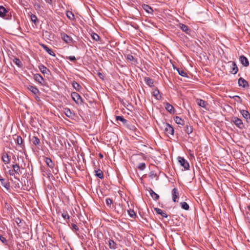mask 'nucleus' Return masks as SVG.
Listing matches in <instances>:
<instances>
[{"label":"nucleus","mask_w":250,"mask_h":250,"mask_svg":"<svg viewBox=\"0 0 250 250\" xmlns=\"http://www.w3.org/2000/svg\"><path fill=\"white\" fill-rule=\"evenodd\" d=\"M126 59L128 61H130V62H134V58L133 57V56L132 55H130V54H128L127 56H126Z\"/></svg>","instance_id":"41"},{"label":"nucleus","mask_w":250,"mask_h":250,"mask_svg":"<svg viewBox=\"0 0 250 250\" xmlns=\"http://www.w3.org/2000/svg\"><path fill=\"white\" fill-rule=\"evenodd\" d=\"M66 16L67 18L70 20H73L75 19L74 14L71 11H67L66 13Z\"/></svg>","instance_id":"33"},{"label":"nucleus","mask_w":250,"mask_h":250,"mask_svg":"<svg viewBox=\"0 0 250 250\" xmlns=\"http://www.w3.org/2000/svg\"><path fill=\"white\" fill-rule=\"evenodd\" d=\"M178 160L180 166L184 167V170H186L188 169L189 165L187 160L182 157H178Z\"/></svg>","instance_id":"1"},{"label":"nucleus","mask_w":250,"mask_h":250,"mask_svg":"<svg viewBox=\"0 0 250 250\" xmlns=\"http://www.w3.org/2000/svg\"><path fill=\"white\" fill-rule=\"evenodd\" d=\"M153 95L156 98V99L158 100L161 98L159 91L157 89H156L153 91Z\"/></svg>","instance_id":"32"},{"label":"nucleus","mask_w":250,"mask_h":250,"mask_svg":"<svg viewBox=\"0 0 250 250\" xmlns=\"http://www.w3.org/2000/svg\"><path fill=\"white\" fill-rule=\"evenodd\" d=\"M31 21L35 24L38 22V20L37 16L35 15L32 14L30 16Z\"/></svg>","instance_id":"36"},{"label":"nucleus","mask_w":250,"mask_h":250,"mask_svg":"<svg viewBox=\"0 0 250 250\" xmlns=\"http://www.w3.org/2000/svg\"><path fill=\"white\" fill-rule=\"evenodd\" d=\"M146 167V164L144 163H140L138 166V168L140 170H144Z\"/></svg>","instance_id":"39"},{"label":"nucleus","mask_w":250,"mask_h":250,"mask_svg":"<svg viewBox=\"0 0 250 250\" xmlns=\"http://www.w3.org/2000/svg\"><path fill=\"white\" fill-rule=\"evenodd\" d=\"M62 217L64 219H69V216L67 213H63L62 214Z\"/></svg>","instance_id":"46"},{"label":"nucleus","mask_w":250,"mask_h":250,"mask_svg":"<svg viewBox=\"0 0 250 250\" xmlns=\"http://www.w3.org/2000/svg\"><path fill=\"white\" fill-rule=\"evenodd\" d=\"M11 169H9L8 170V172H11Z\"/></svg>","instance_id":"58"},{"label":"nucleus","mask_w":250,"mask_h":250,"mask_svg":"<svg viewBox=\"0 0 250 250\" xmlns=\"http://www.w3.org/2000/svg\"><path fill=\"white\" fill-rule=\"evenodd\" d=\"M42 46L43 47V48L50 55L55 57V54L54 53V52L52 50V49H50L48 47H47L46 45L44 44H42Z\"/></svg>","instance_id":"13"},{"label":"nucleus","mask_w":250,"mask_h":250,"mask_svg":"<svg viewBox=\"0 0 250 250\" xmlns=\"http://www.w3.org/2000/svg\"><path fill=\"white\" fill-rule=\"evenodd\" d=\"M72 226L73 229L75 231H77L79 230V228L76 225L73 224L72 225Z\"/></svg>","instance_id":"51"},{"label":"nucleus","mask_w":250,"mask_h":250,"mask_svg":"<svg viewBox=\"0 0 250 250\" xmlns=\"http://www.w3.org/2000/svg\"><path fill=\"white\" fill-rule=\"evenodd\" d=\"M91 37H92V39L96 41H98L100 40L99 36L98 34H97L96 33H92L91 34Z\"/></svg>","instance_id":"37"},{"label":"nucleus","mask_w":250,"mask_h":250,"mask_svg":"<svg viewBox=\"0 0 250 250\" xmlns=\"http://www.w3.org/2000/svg\"><path fill=\"white\" fill-rule=\"evenodd\" d=\"M150 194L152 198H153L154 200H157L159 199V195L156 193L154 191H153L152 189L150 191Z\"/></svg>","instance_id":"29"},{"label":"nucleus","mask_w":250,"mask_h":250,"mask_svg":"<svg viewBox=\"0 0 250 250\" xmlns=\"http://www.w3.org/2000/svg\"><path fill=\"white\" fill-rule=\"evenodd\" d=\"M108 245L110 249H115L117 248V245L115 242H114L112 240H109L108 241Z\"/></svg>","instance_id":"26"},{"label":"nucleus","mask_w":250,"mask_h":250,"mask_svg":"<svg viewBox=\"0 0 250 250\" xmlns=\"http://www.w3.org/2000/svg\"><path fill=\"white\" fill-rule=\"evenodd\" d=\"M152 175H153L152 174V175H150V176L151 177H152Z\"/></svg>","instance_id":"61"},{"label":"nucleus","mask_w":250,"mask_h":250,"mask_svg":"<svg viewBox=\"0 0 250 250\" xmlns=\"http://www.w3.org/2000/svg\"><path fill=\"white\" fill-rule=\"evenodd\" d=\"M99 157H100L101 158H103V154H102L101 153H99Z\"/></svg>","instance_id":"54"},{"label":"nucleus","mask_w":250,"mask_h":250,"mask_svg":"<svg viewBox=\"0 0 250 250\" xmlns=\"http://www.w3.org/2000/svg\"><path fill=\"white\" fill-rule=\"evenodd\" d=\"M177 70L180 75L186 78L188 77L187 72L184 70L179 68H177Z\"/></svg>","instance_id":"28"},{"label":"nucleus","mask_w":250,"mask_h":250,"mask_svg":"<svg viewBox=\"0 0 250 250\" xmlns=\"http://www.w3.org/2000/svg\"><path fill=\"white\" fill-rule=\"evenodd\" d=\"M45 0L47 3H49V4H50L52 2V0Z\"/></svg>","instance_id":"53"},{"label":"nucleus","mask_w":250,"mask_h":250,"mask_svg":"<svg viewBox=\"0 0 250 250\" xmlns=\"http://www.w3.org/2000/svg\"><path fill=\"white\" fill-rule=\"evenodd\" d=\"M196 102L200 106L206 108L207 104L205 101L201 99H197Z\"/></svg>","instance_id":"18"},{"label":"nucleus","mask_w":250,"mask_h":250,"mask_svg":"<svg viewBox=\"0 0 250 250\" xmlns=\"http://www.w3.org/2000/svg\"><path fill=\"white\" fill-rule=\"evenodd\" d=\"M238 83L240 86H242L243 88H246L249 86L248 82L242 78H240L238 79Z\"/></svg>","instance_id":"6"},{"label":"nucleus","mask_w":250,"mask_h":250,"mask_svg":"<svg viewBox=\"0 0 250 250\" xmlns=\"http://www.w3.org/2000/svg\"><path fill=\"white\" fill-rule=\"evenodd\" d=\"M235 97H237V98H238L240 99V97L239 96H235Z\"/></svg>","instance_id":"56"},{"label":"nucleus","mask_w":250,"mask_h":250,"mask_svg":"<svg viewBox=\"0 0 250 250\" xmlns=\"http://www.w3.org/2000/svg\"><path fill=\"white\" fill-rule=\"evenodd\" d=\"M1 159L5 165L8 164L9 163L10 158L7 153H3Z\"/></svg>","instance_id":"17"},{"label":"nucleus","mask_w":250,"mask_h":250,"mask_svg":"<svg viewBox=\"0 0 250 250\" xmlns=\"http://www.w3.org/2000/svg\"><path fill=\"white\" fill-rule=\"evenodd\" d=\"M239 61L245 67H247L249 65V62L248 59L244 55H241L239 57Z\"/></svg>","instance_id":"7"},{"label":"nucleus","mask_w":250,"mask_h":250,"mask_svg":"<svg viewBox=\"0 0 250 250\" xmlns=\"http://www.w3.org/2000/svg\"><path fill=\"white\" fill-rule=\"evenodd\" d=\"M72 85L73 87L77 91H79L80 89L81 88V85L75 81L73 82Z\"/></svg>","instance_id":"34"},{"label":"nucleus","mask_w":250,"mask_h":250,"mask_svg":"<svg viewBox=\"0 0 250 250\" xmlns=\"http://www.w3.org/2000/svg\"><path fill=\"white\" fill-rule=\"evenodd\" d=\"M65 114L67 117H71L72 115V113L69 108L65 109Z\"/></svg>","instance_id":"40"},{"label":"nucleus","mask_w":250,"mask_h":250,"mask_svg":"<svg viewBox=\"0 0 250 250\" xmlns=\"http://www.w3.org/2000/svg\"><path fill=\"white\" fill-rule=\"evenodd\" d=\"M44 161L46 165L50 168H52L54 167V164L53 163L50 158L46 157L45 158Z\"/></svg>","instance_id":"21"},{"label":"nucleus","mask_w":250,"mask_h":250,"mask_svg":"<svg viewBox=\"0 0 250 250\" xmlns=\"http://www.w3.org/2000/svg\"><path fill=\"white\" fill-rule=\"evenodd\" d=\"M62 38L63 40L67 43H70L72 42V39L69 36L65 33L61 34Z\"/></svg>","instance_id":"8"},{"label":"nucleus","mask_w":250,"mask_h":250,"mask_svg":"<svg viewBox=\"0 0 250 250\" xmlns=\"http://www.w3.org/2000/svg\"><path fill=\"white\" fill-rule=\"evenodd\" d=\"M231 70L230 72L233 74H235L237 73L238 69L236 63L234 62H231Z\"/></svg>","instance_id":"9"},{"label":"nucleus","mask_w":250,"mask_h":250,"mask_svg":"<svg viewBox=\"0 0 250 250\" xmlns=\"http://www.w3.org/2000/svg\"><path fill=\"white\" fill-rule=\"evenodd\" d=\"M8 11L2 6H0V17L5 19H10L11 15L9 16Z\"/></svg>","instance_id":"2"},{"label":"nucleus","mask_w":250,"mask_h":250,"mask_svg":"<svg viewBox=\"0 0 250 250\" xmlns=\"http://www.w3.org/2000/svg\"><path fill=\"white\" fill-rule=\"evenodd\" d=\"M13 61H14V63H16L18 66H20L21 64V61H20V59H19L18 58H15V59Z\"/></svg>","instance_id":"42"},{"label":"nucleus","mask_w":250,"mask_h":250,"mask_svg":"<svg viewBox=\"0 0 250 250\" xmlns=\"http://www.w3.org/2000/svg\"><path fill=\"white\" fill-rule=\"evenodd\" d=\"M179 28L184 32H185L187 34L189 33V29L188 26L185 24L180 23L179 25Z\"/></svg>","instance_id":"15"},{"label":"nucleus","mask_w":250,"mask_h":250,"mask_svg":"<svg viewBox=\"0 0 250 250\" xmlns=\"http://www.w3.org/2000/svg\"><path fill=\"white\" fill-rule=\"evenodd\" d=\"M34 79L36 81L39 82L40 83H42V82L43 80V77L39 74L34 75Z\"/></svg>","instance_id":"22"},{"label":"nucleus","mask_w":250,"mask_h":250,"mask_svg":"<svg viewBox=\"0 0 250 250\" xmlns=\"http://www.w3.org/2000/svg\"><path fill=\"white\" fill-rule=\"evenodd\" d=\"M174 120L175 123L178 125H183L185 124L184 120L178 116H176L174 117Z\"/></svg>","instance_id":"16"},{"label":"nucleus","mask_w":250,"mask_h":250,"mask_svg":"<svg viewBox=\"0 0 250 250\" xmlns=\"http://www.w3.org/2000/svg\"><path fill=\"white\" fill-rule=\"evenodd\" d=\"M181 207L182 208L185 209V210H188V209L189 208V206L188 205V204L186 203V202H182L181 203Z\"/></svg>","instance_id":"38"},{"label":"nucleus","mask_w":250,"mask_h":250,"mask_svg":"<svg viewBox=\"0 0 250 250\" xmlns=\"http://www.w3.org/2000/svg\"><path fill=\"white\" fill-rule=\"evenodd\" d=\"M0 181L1 183V184L6 188L8 189L9 187V184L7 182H5V179L4 178L0 176Z\"/></svg>","instance_id":"24"},{"label":"nucleus","mask_w":250,"mask_h":250,"mask_svg":"<svg viewBox=\"0 0 250 250\" xmlns=\"http://www.w3.org/2000/svg\"><path fill=\"white\" fill-rule=\"evenodd\" d=\"M106 203L107 205H110L112 203V201L110 198H107L106 199Z\"/></svg>","instance_id":"50"},{"label":"nucleus","mask_w":250,"mask_h":250,"mask_svg":"<svg viewBox=\"0 0 250 250\" xmlns=\"http://www.w3.org/2000/svg\"><path fill=\"white\" fill-rule=\"evenodd\" d=\"M16 143L18 145L20 146H22L23 140L22 138L20 136L16 135Z\"/></svg>","instance_id":"30"},{"label":"nucleus","mask_w":250,"mask_h":250,"mask_svg":"<svg viewBox=\"0 0 250 250\" xmlns=\"http://www.w3.org/2000/svg\"><path fill=\"white\" fill-rule=\"evenodd\" d=\"M94 172H99V171L98 170H95Z\"/></svg>","instance_id":"57"},{"label":"nucleus","mask_w":250,"mask_h":250,"mask_svg":"<svg viewBox=\"0 0 250 250\" xmlns=\"http://www.w3.org/2000/svg\"><path fill=\"white\" fill-rule=\"evenodd\" d=\"M55 175H57V173H54Z\"/></svg>","instance_id":"59"},{"label":"nucleus","mask_w":250,"mask_h":250,"mask_svg":"<svg viewBox=\"0 0 250 250\" xmlns=\"http://www.w3.org/2000/svg\"><path fill=\"white\" fill-rule=\"evenodd\" d=\"M98 75H99V76L100 77H101V76H102V74L101 73H99Z\"/></svg>","instance_id":"55"},{"label":"nucleus","mask_w":250,"mask_h":250,"mask_svg":"<svg viewBox=\"0 0 250 250\" xmlns=\"http://www.w3.org/2000/svg\"><path fill=\"white\" fill-rule=\"evenodd\" d=\"M28 89L34 94L37 95L40 93L39 89L36 86L29 85Z\"/></svg>","instance_id":"12"},{"label":"nucleus","mask_w":250,"mask_h":250,"mask_svg":"<svg viewBox=\"0 0 250 250\" xmlns=\"http://www.w3.org/2000/svg\"><path fill=\"white\" fill-rule=\"evenodd\" d=\"M241 113L243 117L245 118L246 119H248L250 117V114L249 112L247 110H243L241 111Z\"/></svg>","instance_id":"27"},{"label":"nucleus","mask_w":250,"mask_h":250,"mask_svg":"<svg viewBox=\"0 0 250 250\" xmlns=\"http://www.w3.org/2000/svg\"><path fill=\"white\" fill-rule=\"evenodd\" d=\"M185 131L187 134H189L193 131L192 127L191 126H188V125H186V126H185Z\"/></svg>","instance_id":"31"},{"label":"nucleus","mask_w":250,"mask_h":250,"mask_svg":"<svg viewBox=\"0 0 250 250\" xmlns=\"http://www.w3.org/2000/svg\"><path fill=\"white\" fill-rule=\"evenodd\" d=\"M165 108L167 111H168L170 113H174V112L173 106L172 105H171L170 104H169L168 103H166Z\"/></svg>","instance_id":"14"},{"label":"nucleus","mask_w":250,"mask_h":250,"mask_svg":"<svg viewBox=\"0 0 250 250\" xmlns=\"http://www.w3.org/2000/svg\"><path fill=\"white\" fill-rule=\"evenodd\" d=\"M165 133L168 135H173L174 134V129L172 126H171L169 124H167L166 125V127L165 128Z\"/></svg>","instance_id":"4"},{"label":"nucleus","mask_w":250,"mask_h":250,"mask_svg":"<svg viewBox=\"0 0 250 250\" xmlns=\"http://www.w3.org/2000/svg\"><path fill=\"white\" fill-rule=\"evenodd\" d=\"M0 240L3 243L5 244L6 243V239L3 236L0 235Z\"/></svg>","instance_id":"49"},{"label":"nucleus","mask_w":250,"mask_h":250,"mask_svg":"<svg viewBox=\"0 0 250 250\" xmlns=\"http://www.w3.org/2000/svg\"><path fill=\"white\" fill-rule=\"evenodd\" d=\"M145 81L146 83L150 87H152L153 85L154 82L152 79L149 77H146L145 78Z\"/></svg>","instance_id":"23"},{"label":"nucleus","mask_w":250,"mask_h":250,"mask_svg":"<svg viewBox=\"0 0 250 250\" xmlns=\"http://www.w3.org/2000/svg\"><path fill=\"white\" fill-rule=\"evenodd\" d=\"M172 196L173 201L174 202H176V199L179 198V193L177 191V189L176 188H174L172 189Z\"/></svg>","instance_id":"11"},{"label":"nucleus","mask_w":250,"mask_h":250,"mask_svg":"<svg viewBox=\"0 0 250 250\" xmlns=\"http://www.w3.org/2000/svg\"><path fill=\"white\" fill-rule=\"evenodd\" d=\"M116 120L117 121H121L124 124H125L127 122V120H125V119H124L123 118V117L122 116H117L116 117Z\"/></svg>","instance_id":"35"},{"label":"nucleus","mask_w":250,"mask_h":250,"mask_svg":"<svg viewBox=\"0 0 250 250\" xmlns=\"http://www.w3.org/2000/svg\"><path fill=\"white\" fill-rule=\"evenodd\" d=\"M43 175L44 176H46L49 179H51V178H54V176L52 175V173H46V175H45L44 174Z\"/></svg>","instance_id":"47"},{"label":"nucleus","mask_w":250,"mask_h":250,"mask_svg":"<svg viewBox=\"0 0 250 250\" xmlns=\"http://www.w3.org/2000/svg\"><path fill=\"white\" fill-rule=\"evenodd\" d=\"M11 166H12L13 167L14 172H17L18 170H19V169L20 168L19 166L17 164L12 165H11Z\"/></svg>","instance_id":"43"},{"label":"nucleus","mask_w":250,"mask_h":250,"mask_svg":"<svg viewBox=\"0 0 250 250\" xmlns=\"http://www.w3.org/2000/svg\"><path fill=\"white\" fill-rule=\"evenodd\" d=\"M142 7L147 13L151 14H153V10L148 5L143 4L142 5Z\"/></svg>","instance_id":"10"},{"label":"nucleus","mask_w":250,"mask_h":250,"mask_svg":"<svg viewBox=\"0 0 250 250\" xmlns=\"http://www.w3.org/2000/svg\"><path fill=\"white\" fill-rule=\"evenodd\" d=\"M128 212L129 215L130 217L133 218L135 216V213L133 210H128Z\"/></svg>","instance_id":"45"},{"label":"nucleus","mask_w":250,"mask_h":250,"mask_svg":"<svg viewBox=\"0 0 250 250\" xmlns=\"http://www.w3.org/2000/svg\"><path fill=\"white\" fill-rule=\"evenodd\" d=\"M39 68L43 74H47L49 72V69L42 64L40 65Z\"/></svg>","instance_id":"20"},{"label":"nucleus","mask_w":250,"mask_h":250,"mask_svg":"<svg viewBox=\"0 0 250 250\" xmlns=\"http://www.w3.org/2000/svg\"><path fill=\"white\" fill-rule=\"evenodd\" d=\"M31 141H32L33 144L36 146L40 145L41 143L40 140L37 137L35 136H33L31 139Z\"/></svg>","instance_id":"19"},{"label":"nucleus","mask_w":250,"mask_h":250,"mask_svg":"<svg viewBox=\"0 0 250 250\" xmlns=\"http://www.w3.org/2000/svg\"><path fill=\"white\" fill-rule=\"evenodd\" d=\"M14 174H15V173H11V172H10V173H9V176H10V178H9L8 176H7V177L8 178H10V180H11V181H12V180H13V179H12V176H14V177H15V175H14Z\"/></svg>","instance_id":"52"},{"label":"nucleus","mask_w":250,"mask_h":250,"mask_svg":"<svg viewBox=\"0 0 250 250\" xmlns=\"http://www.w3.org/2000/svg\"><path fill=\"white\" fill-rule=\"evenodd\" d=\"M104 173H96L95 175L100 179H103L104 177Z\"/></svg>","instance_id":"48"},{"label":"nucleus","mask_w":250,"mask_h":250,"mask_svg":"<svg viewBox=\"0 0 250 250\" xmlns=\"http://www.w3.org/2000/svg\"><path fill=\"white\" fill-rule=\"evenodd\" d=\"M66 59L69 60L71 61L74 62L76 60V59L75 56H68L66 57Z\"/></svg>","instance_id":"44"},{"label":"nucleus","mask_w":250,"mask_h":250,"mask_svg":"<svg viewBox=\"0 0 250 250\" xmlns=\"http://www.w3.org/2000/svg\"><path fill=\"white\" fill-rule=\"evenodd\" d=\"M71 97L73 100L77 104H81L83 103L81 96L77 92H74L71 93Z\"/></svg>","instance_id":"3"},{"label":"nucleus","mask_w":250,"mask_h":250,"mask_svg":"<svg viewBox=\"0 0 250 250\" xmlns=\"http://www.w3.org/2000/svg\"><path fill=\"white\" fill-rule=\"evenodd\" d=\"M155 210L158 214H161L163 217L166 218L167 217V213L164 212L162 209L158 208H155Z\"/></svg>","instance_id":"25"},{"label":"nucleus","mask_w":250,"mask_h":250,"mask_svg":"<svg viewBox=\"0 0 250 250\" xmlns=\"http://www.w3.org/2000/svg\"><path fill=\"white\" fill-rule=\"evenodd\" d=\"M233 123L239 128H242L243 127V124L241 119L237 117H234L232 119Z\"/></svg>","instance_id":"5"},{"label":"nucleus","mask_w":250,"mask_h":250,"mask_svg":"<svg viewBox=\"0 0 250 250\" xmlns=\"http://www.w3.org/2000/svg\"><path fill=\"white\" fill-rule=\"evenodd\" d=\"M249 208L250 210V205L249 206Z\"/></svg>","instance_id":"60"}]
</instances>
